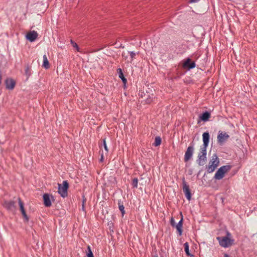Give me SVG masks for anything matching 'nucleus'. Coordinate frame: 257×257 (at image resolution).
<instances>
[{
  "mask_svg": "<svg viewBox=\"0 0 257 257\" xmlns=\"http://www.w3.org/2000/svg\"><path fill=\"white\" fill-rule=\"evenodd\" d=\"M231 169L230 165H224L220 167L216 172L214 178L216 180H221L222 179L227 172Z\"/></svg>",
  "mask_w": 257,
  "mask_h": 257,
  "instance_id": "obj_1",
  "label": "nucleus"
},
{
  "mask_svg": "<svg viewBox=\"0 0 257 257\" xmlns=\"http://www.w3.org/2000/svg\"><path fill=\"white\" fill-rule=\"evenodd\" d=\"M58 193L63 198L68 196V190L69 189V183L67 180L63 181L62 184L58 183Z\"/></svg>",
  "mask_w": 257,
  "mask_h": 257,
  "instance_id": "obj_2",
  "label": "nucleus"
},
{
  "mask_svg": "<svg viewBox=\"0 0 257 257\" xmlns=\"http://www.w3.org/2000/svg\"><path fill=\"white\" fill-rule=\"evenodd\" d=\"M207 148L201 147L198 154L197 162L199 166H203L207 160Z\"/></svg>",
  "mask_w": 257,
  "mask_h": 257,
  "instance_id": "obj_3",
  "label": "nucleus"
},
{
  "mask_svg": "<svg viewBox=\"0 0 257 257\" xmlns=\"http://www.w3.org/2000/svg\"><path fill=\"white\" fill-rule=\"evenodd\" d=\"M196 67V64L194 61H192L190 58H187L184 60L182 63V67L190 70Z\"/></svg>",
  "mask_w": 257,
  "mask_h": 257,
  "instance_id": "obj_4",
  "label": "nucleus"
},
{
  "mask_svg": "<svg viewBox=\"0 0 257 257\" xmlns=\"http://www.w3.org/2000/svg\"><path fill=\"white\" fill-rule=\"evenodd\" d=\"M217 239L218 240L220 245L222 247H227L231 244L230 243L231 240L227 236H219L217 237Z\"/></svg>",
  "mask_w": 257,
  "mask_h": 257,
  "instance_id": "obj_5",
  "label": "nucleus"
},
{
  "mask_svg": "<svg viewBox=\"0 0 257 257\" xmlns=\"http://www.w3.org/2000/svg\"><path fill=\"white\" fill-rule=\"evenodd\" d=\"M182 185H183V191L185 194V195L187 198V199L189 201L191 200V193L190 192V190L189 188V185L187 184V183L185 181V178H183L182 180Z\"/></svg>",
  "mask_w": 257,
  "mask_h": 257,
  "instance_id": "obj_6",
  "label": "nucleus"
},
{
  "mask_svg": "<svg viewBox=\"0 0 257 257\" xmlns=\"http://www.w3.org/2000/svg\"><path fill=\"white\" fill-rule=\"evenodd\" d=\"M3 205L8 211L14 212L16 210V202L14 201H5Z\"/></svg>",
  "mask_w": 257,
  "mask_h": 257,
  "instance_id": "obj_7",
  "label": "nucleus"
},
{
  "mask_svg": "<svg viewBox=\"0 0 257 257\" xmlns=\"http://www.w3.org/2000/svg\"><path fill=\"white\" fill-rule=\"evenodd\" d=\"M229 137V136L226 133H223L219 131L217 136L218 143L221 145H222Z\"/></svg>",
  "mask_w": 257,
  "mask_h": 257,
  "instance_id": "obj_8",
  "label": "nucleus"
},
{
  "mask_svg": "<svg viewBox=\"0 0 257 257\" xmlns=\"http://www.w3.org/2000/svg\"><path fill=\"white\" fill-rule=\"evenodd\" d=\"M5 83L7 89L13 90L16 86V82L12 78H7L5 81Z\"/></svg>",
  "mask_w": 257,
  "mask_h": 257,
  "instance_id": "obj_9",
  "label": "nucleus"
},
{
  "mask_svg": "<svg viewBox=\"0 0 257 257\" xmlns=\"http://www.w3.org/2000/svg\"><path fill=\"white\" fill-rule=\"evenodd\" d=\"M194 152V147L193 145L189 146L185 153L184 156V162H186L188 161L191 158Z\"/></svg>",
  "mask_w": 257,
  "mask_h": 257,
  "instance_id": "obj_10",
  "label": "nucleus"
},
{
  "mask_svg": "<svg viewBox=\"0 0 257 257\" xmlns=\"http://www.w3.org/2000/svg\"><path fill=\"white\" fill-rule=\"evenodd\" d=\"M43 198L44 205L47 207H50L52 205L51 198L54 200L53 195L45 193L43 195Z\"/></svg>",
  "mask_w": 257,
  "mask_h": 257,
  "instance_id": "obj_11",
  "label": "nucleus"
},
{
  "mask_svg": "<svg viewBox=\"0 0 257 257\" xmlns=\"http://www.w3.org/2000/svg\"><path fill=\"white\" fill-rule=\"evenodd\" d=\"M38 36V34L35 31H32L28 32L26 36V38L27 40L31 42H34Z\"/></svg>",
  "mask_w": 257,
  "mask_h": 257,
  "instance_id": "obj_12",
  "label": "nucleus"
},
{
  "mask_svg": "<svg viewBox=\"0 0 257 257\" xmlns=\"http://www.w3.org/2000/svg\"><path fill=\"white\" fill-rule=\"evenodd\" d=\"M202 137H203V142L202 147L207 148L208 146L209 142V139H210L209 134L207 132H204L202 135Z\"/></svg>",
  "mask_w": 257,
  "mask_h": 257,
  "instance_id": "obj_13",
  "label": "nucleus"
},
{
  "mask_svg": "<svg viewBox=\"0 0 257 257\" xmlns=\"http://www.w3.org/2000/svg\"><path fill=\"white\" fill-rule=\"evenodd\" d=\"M209 164L215 166L216 168L218 167L219 164V159L216 154H214L212 156V159L209 162Z\"/></svg>",
  "mask_w": 257,
  "mask_h": 257,
  "instance_id": "obj_14",
  "label": "nucleus"
},
{
  "mask_svg": "<svg viewBox=\"0 0 257 257\" xmlns=\"http://www.w3.org/2000/svg\"><path fill=\"white\" fill-rule=\"evenodd\" d=\"M210 117V113L207 111L203 112L202 114L199 115V119L204 122L208 120Z\"/></svg>",
  "mask_w": 257,
  "mask_h": 257,
  "instance_id": "obj_15",
  "label": "nucleus"
},
{
  "mask_svg": "<svg viewBox=\"0 0 257 257\" xmlns=\"http://www.w3.org/2000/svg\"><path fill=\"white\" fill-rule=\"evenodd\" d=\"M182 225H183V217L182 216V218L181 220L179 221V222L175 225V227H176L177 232L179 234V235H181L182 234Z\"/></svg>",
  "mask_w": 257,
  "mask_h": 257,
  "instance_id": "obj_16",
  "label": "nucleus"
},
{
  "mask_svg": "<svg viewBox=\"0 0 257 257\" xmlns=\"http://www.w3.org/2000/svg\"><path fill=\"white\" fill-rule=\"evenodd\" d=\"M117 72L118 74L119 78H120L121 79L124 85V86L125 87L126 84L127 83V80L124 77L121 69L120 68H118L117 69Z\"/></svg>",
  "mask_w": 257,
  "mask_h": 257,
  "instance_id": "obj_17",
  "label": "nucleus"
},
{
  "mask_svg": "<svg viewBox=\"0 0 257 257\" xmlns=\"http://www.w3.org/2000/svg\"><path fill=\"white\" fill-rule=\"evenodd\" d=\"M43 58V63L42 66L46 69H49L50 67V63L48 60L46 55H44Z\"/></svg>",
  "mask_w": 257,
  "mask_h": 257,
  "instance_id": "obj_18",
  "label": "nucleus"
},
{
  "mask_svg": "<svg viewBox=\"0 0 257 257\" xmlns=\"http://www.w3.org/2000/svg\"><path fill=\"white\" fill-rule=\"evenodd\" d=\"M118 208L121 212L122 216H123L124 214H125L124 207L123 206L122 201H121L120 200L118 201Z\"/></svg>",
  "mask_w": 257,
  "mask_h": 257,
  "instance_id": "obj_19",
  "label": "nucleus"
},
{
  "mask_svg": "<svg viewBox=\"0 0 257 257\" xmlns=\"http://www.w3.org/2000/svg\"><path fill=\"white\" fill-rule=\"evenodd\" d=\"M184 251L185 252V253L186 254V255L188 256H193V255L191 253H190L189 252V244L188 242H185L184 244Z\"/></svg>",
  "mask_w": 257,
  "mask_h": 257,
  "instance_id": "obj_20",
  "label": "nucleus"
},
{
  "mask_svg": "<svg viewBox=\"0 0 257 257\" xmlns=\"http://www.w3.org/2000/svg\"><path fill=\"white\" fill-rule=\"evenodd\" d=\"M215 166H214L213 165H211L209 164L208 166H206V170L208 173H212L215 169H216Z\"/></svg>",
  "mask_w": 257,
  "mask_h": 257,
  "instance_id": "obj_21",
  "label": "nucleus"
},
{
  "mask_svg": "<svg viewBox=\"0 0 257 257\" xmlns=\"http://www.w3.org/2000/svg\"><path fill=\"white\" fill-rule=\"evenodd\" d=\"M161 138L159 136L156 137L155 139V142L153 144V146H154L155 147H158L161 145Z\"/></svg>",
  "mask_w": 257,
  "mask_h": 257,
  "instance_id": "obj_22",
  "label": "nucleus"
},
{
  "mask_svg": "<svg viewBox=\"0 0 257 257\" xmlns=\"http://www.w3.org/2000/svg\"><path fill=\"white\" fill-rule=\"evenodd\" d=\"M86 198L85 197L84 194L82 195V210L83 212L86 213V209H85V203L86 202Z\"/></svg>",
  "mask_w": 257,
  "mask_h": 257,
  "instance_id": "obj_23",
  "label": "nucleus"
},
{
  "mask_svg": "<svg viewBox=\"0 0 257 257\" xmlns=\"http://www.w3.org/2000/svg\"><path fill=\"white\" fill-rule=\"evenodd\" d=\"M25 73V75L27 76V78L29 77L31 75V67L29 65H27L26 66Z\"/></svg>",
  "mask_w": 257,
  "mask_h": 257,
  "instance_id": "obj_24",
  "label": "nucleus"
},
{
  "mask_svg": "<svg viewBox=\"0 0 257 257\" xmlns=\"http://www.w3.org/2000/svg\"><path fill=\"white\" fill-rule=\"evenodd\" d=\"M18 202H19V204L20 206V209L21 211L22 212V211H25V209L24 208V203L22 201L21 198H20V197L18 198Z\"/></svg>",
  "mask_w": 257,
  "mask_h": 257,
  "instance_id": "obj_25",
  "label": "nucleus"
},
{
  "mask_svg": "<svg viewBox=\"0 0 257 257\" xmlns=\"http://www.w3.org/2000/svg\"><path fill=\"white\" fill-rule=\"evenodd\" d=\"M86 255L87 257H94L93 252L91 249V247L89 245L87 246Z\"/></svg>",
  "mask_w": 257,
  "mask_h": 257,
  "instance_id": "obj_26",
  "label": "nucleus"
},
{
  "mask_svg": "<svg viewBox=\"0 0 257 257\" xmlns=\"http://www.w3.org/2000/svg\"><path fill=\"white\" fill-rule=\"evenodd\" d=\"M138 184V179L137 178H134L132 180V185L134 188H137Z\"/></svg>",
  "mask_w": 257,
  "mask_h": 257,
  "instance_id": "obj_27",
  "label": "nucleus"
},
{
  "mask_svg": "<svg viewBox=\"0 0 257 257\" xmlns=\"http://www.w3.org/2000/svg\"><path fill=\"white\" fill-rule=\"evenodd\" d=\"M71 44L72 45L73 47L75 48H76L77 51L79 52L80 51V48L77 45L76 43H75L74 41H73L72 40H71L70 41Z\"/></svg>",
  "mask_w": 257,
  "mask_h": 257,
  "instance_id": "obj_28",
  "label": "nucleus"
},
{
  "mask_svg": "<svg viewBox=\"0 0 257 257\" xmlns=\"http://www.w3.org/2000/svg\"><path fill=\"white\" fill-rule=\"evenodd\" d=\"M153 95L152 96L148 95V97L145 99V101L146 103L149 104L153 101Z\"/></svg>",
  "mask_w": 257,
  "mask_h": 257,
  "instance_id": "obj_29",
  "label": "nucleus"
},
{
  "mask_svg": "<svg viewBox=\"0 0 257 257\" xmlns=\"http://www.w3.org/2000/svg\"><path fill=\"white\" fill-rule=\"evenodd\" d=\"M21 212H22V215H23V216L25 221L26 222H28V221L29 220V217L28 216V215H27V214L26 213V210L24 211H22Z\"/></svg>",
  "mask_w": 257,
  "mask_h": 257,
  "instance_id": "obj_30",
  "label": "nucleus"
},
{
  "mask_svg": "<svg viewBox=\"0 0 257 257\" xmlns=\"http://www.w3.org/2000/svg\"><path fill=\"white\" fill-rule=\"evenodd\" d=\"M102 145H103V146L104 147V148L105 151L107 153L108 152V149L107 146L106 145V143L105 139H103Z\"/></svg>",
  "mask_w": 257,
  "mask_h": 257,
  "instance_id": "obj_31",
  "label": "nucleus"
},
{
  "mask_svg": "<svg viewBox=\"0 0 257 257\" xmlns=\"http://www.w3.org/2000/svg\"><path fill=\"white\" fill-rule=\"evenodd\" d=\"M170 224L173 227H175L176 225V222L173 217H171L170 219Z\"/></svg>",
  "mask_w": 257,
  "mask_h": 257,
  "instance_id": "obj_32",
  "label": "nucleus"
},
{
  "mask_svg": "<svg viewBox=\"0 0 257 257\" xmlns=\"http://www.w3.org/2000/svg\"><path fill=\"white\" fill-rule=\"evenodd\" d=\"M129 53L130 54V56H131V61H132L133 60L134 58H135V57L136 56V53L134 52H130Z\"/></svg>",
  "mask_w": 257,
  "mask_h": 257,
  "instance_id": "obj_33",
  "label": "nucleus"
},
{
  "mask_svg": "<svg viewBox=\"0 0 257 257\" xmlns=\"http://www.w3.org/2000/svg\"><path fill=\"white\" fill-rule=\"evenodd\" d=\"M103 160H104V158H103V155L102 154L101 155V158L100 159V162H103Z\"/></svg>",
  "mask_w": 257,
  "mask_h": 257,
  "instance_id": "obj_34",
  "label": "nucleus"
},
{
  "mask_svg": "<svg viewBox=\"0 0 257 257\" xmlns=\"http://www.w3.org/2000/svg\"><path fill=\"white\" fill-rule=\"evenodd\" d=\"M199 0H190V3H196L198 1H199Z\"/></svg>",
  "mask_w": 257,
  "mask_h": 257,
  "instance_id": "obj_35",
  "label": "nucleus"
},
{
  "mask_svg": "<svg viewBox=\"0 0 257 257\" xmlns=\"http://www.w3.org/2000/svg\"><path fill=\"white\" fill-rule=\"evenodd\" d=\"M224 257H230V256L228 254L225 253H224Z\"/></svg>",
  "mask_w": 257,
  "mask_h": 257,
  "instance_id": "obj_36",
  "label": "nucleus"
},
{
  "mask_svg": "<svg viewBox=\"0 0 257 257\" xmlns=\"http://www.w3.org/2000/svg\"><path fill=\"white\" fill-rule=\"evenodd\" d=\"M154 257H158V255H155Z\"/></svg>",
  "mask_w": 257,
  "mask_h": 257,
  "instance_id": "obj_37",
  "label": "nucleus"
}]
</instances>
